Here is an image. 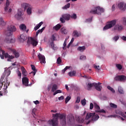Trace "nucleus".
<instances>
[{"label":"nucleus","instance_id":"nucleus-37","mask_svg":"<svg viewBox=\"0 0 126 126\" xmlns=\"http://www.w3.org/2000/svg\"><path fill=\"white\" fill-rule=\"evenodd\" d=\"M67 119H68L69 122H72V121H74V117L72 116H68Z\"/></svg>","mask_w":126,"mask_h":126},{"label":"nucleus","instance_id":"nucleus-52","mask_svg":"<svg viewBox=\"0 0 126 126\" xmlns=\"http://www.w3.org/2000/svg\"><path fill=\"white\" fill-rule=\"evenodd\" d=\"M80 60H82V61H84V60H86V56L84 55H82L80 57Z\"/></svg>","mask_w":126,"mask_h":126},{"label":"nucleus","instance_id":"nucleus-41","mask_svg":"<svg viewBox=\"0 0 126 126\" xmlns=\"http://www.w3.org/2000/svg\"><path fill=\"white\" fill-rule=\"evenodd\" d=\"M70 18H71V19H76V18H77L76 14L74 13L73 14L70 15Z\"/></svg>","mask_w":126,"mask_h":126},{"label":"nucleus","instance_id":"nucleus-2","mask_svg":"<svg viewBox=\"0 0 126 126\" xmlns=\"http://www.w3.org/2000/svg\"><path fill=\"white\" fill-rule=\"evenodd\" d=\"M99 115L95 113H88L86 116V120H89L88 122L86 123L87 125H89L90 123H95V122H97V120H99Z\"/></svg>","mask_w":126,"mask_h":126},{"label":"nucleus","instance_id":"nucleus-58","mask_svg":"<svg viewBox=\"0 0 126 126\" xmlns=\"http://www.w3.org/2000/svg\"><path fill=\"white\" fill-rule=\"evenodd\" d=\"M94 107V105L92 103H91L90 105V110H92Z\"/></svg>","mask_w":126,"mask_h":126},{"label":"nucleus","instance_id":"nucleus-23","mask_svg":"<svg viewBox=\"0 0 126 126\" xmlns=\"http://www.w3.org/2000/svg\"><path fill=\"white\" fill-rule=\"evenodd\" d=\"M96 87L95 88L96 90H97V91H101V90H102V87L100 85H101V84H102V83L98 82V83H96Z\"/></svg>","mask_w":126,"mask_h":126},{"label":"nucleus","instance_id":"nucleus-46","mask_svg":"<svg viewBox=\"0 0 126 126\" xmlns=\"http://www.w3.org/2000/svg\"><path fill=\"white\" fill-rule=\"evenodd\" d=\"M81 103L82 106H85V105H86V99L84 98V99L82 100Z\"/></svg>","mask_w":126,"mask_h":126},{"label":"nucleus","instance_id":"nucleus-42","mask_svg":"<svg viewBox=\"0 0 126 126\" xmlns=\"http://www.w3.org/2000/svg\"><path fill=\"white\" fill-rule=\"evenodd\" d=\"M119 39H120V36L119 35H116L112 38L113 41H115V42H117V41H118Z\"/></svg>","mask_w":126,"mask_h":126},{"label":"nucleus","instance_id":"nucleus-56","mask_svg":"<svg viewBox=\"0 0 126 126\" xmlns=\"http://www.w3.org/2000/svg\"><path fill=\"white\" fill-rule=\"evenodd\" d=\"M63 50H66V42H64L63 44Z\"/></svg>","mask_w":126,"mask_h":126},{"label":"nucleus","instance_id":"nucleus-22","mask_svg":"<svg viewBox=\"0 0 126 126\" xmlns=\"http://www.w3.org/2000/svg\"><path fill=\"white\" fill-rule=\"evenodd\" d=\"M9 4H10L9 1H8V0H7L6 1L5 6L4 8L5 12H7V11L8 10V7L9 6Z\"/></svg>","mask_w":126,"mask_h":126},{"label":"nucleus","instance_id":"nucleus-27","mask_svg":"<svg viewBox=\"0 0 126 126\" xmlns=\"http://www.w3.org/2000/svg\"><path fill=\"white\" fill-rule=\"evenodd\" d=\"M61 28H62V26L60 24H57L53 27V29L56 31H59Z\"/></svg>","mask_w":126,"mask_h":126},{"label":"nucleus","instance_id":"nucleus-4","mask_svg":"<svg viewBox=\"0 0 126 126\" xmlns=\"http://www.w3.org/2000/svg\"><path fill=\"white\" fill-rule=\"evenodd\" d=\"M0 51L2 52V54H0V58H1L2 60H3L5 58V59H7L8 62H10L11 60L14 59V56L9 55L8 53H5L4 50H0Z\"/></svg>","mask_w":126,"mask_h":126},{"label":"nucleus","instance_id":"nucleus-20","mask_svg":"<svg viewBox=\"0 0 126 126\" xmlns=\"http://www.w3.org/2000/svg\"><path fill=\"white\" fill-rule=\"evenodd\" d=\"M19 40L20 41V42H24V41H26V40H27V36H26V34H21L19 38Z\"/></svg>","mask_w":126,"mask_h":126},{"label":"nucleus","instance_id":"nucleus-39","mask_svg":"<svg viewBox=\"0 0 126 126\" xmlns=\"http://www.w3.org/2000/svg\"><path fill=\"white\" fill-rule=\"evenodd\" d=\"M110 106L111 108H114V109H117V108H118V106L115 103H110Z\"/></svg>","mask_w":126,"mask_h":126},{"label":"nucleus","instance_id":"nucleus-64","mask_svg":"<svg viewBox=\"0 0 126 126\" xmlns=\"http://www.w3.org/2000/svg\"><path fill=\"white\" fill-rule=\"evenodd\" d=\"M122 39L124 41H126V36H123L122 37Z\"/></svg>","mask_w":126,"mask_h":126},{"label":"nucleus","instance_id":"nucleus-6","mask_svg":"<svg viewBox=\"0 0 126 126\" xmlns=\"http://www.w3.org/2000/svg\"><path fill=\"white\" fill-rule=\"evenodd\" d=\"M29 6H30V4L27 3H23L21 4V7L24 8V10L27 9V12L28 14H31V13H32V9Z\"/></svg>","mask_w":126,"mask_h":126},{"label":"nucleus","instance_id":"nucleus-35","mask_svg":"<svg viewBox=\"0 0 126 126\" xmlns=\"http://www.w3.org/2000/svg\"><path fill=\"white\" fill-rule=\"evenodd\" d=\"M61 32L62 34H65V35H66L67 34V31L66 29H65V28H62L61 29Z\"/></svg>","mask_w":126,"mask_h":126},{"label":"nucleus","instance_id":"nucleus-40","mask_svg":"<svg viewBox=\"0 0 126 126\" xmlns=\"http://www.w3.org/2000/svg\"><path fill=\"white\" fill-rule=\"evenodd\" d=\"M118 92L120 93V94H124V90H123V88H122L121 87H119Z\"/></svg>","mask_w":126,"mask_h":126},{"label":"nucleus","instance_id":"nucleus-33","mask_svg":"<svg viewBox=\"0 0 126 126\" xmlns=\"http://www.w3.org/2000/svg\"><path fill=\"white\" fill-rule=\"evenodd\" d=\"M75 74H76V72L75 71H72L68 73V75L71 77L72 76H75Z\"/></svg>","mask_w":126,"mask_h":126},{"label":"nucleus","instance_id":"nucleus-8","mask_svg":"<svg viewBox=\"0 0 126 126\" xmlns=\"http://www.w3.org/2000/svg\"><path fill=\"white\" fill-rule=\"evenodd\" d=\"M105 11V9L103 8H100V7H97L96 9L94 10H91L90 11V13L92 14H98L101 15V12H104Z\"/></svg>","mask_w":126,"mask_h":126},{"label":"nucleus","instance_id":"nucleus-3","mask_svg":"<svg viewBox=\"0 0 126 126\" xmlns=\"http://www.w3.org/2000/svg\"><path fill=\"white\" fill-rule=\"evenodd\" d=\"M16 31V28L14 25L8 26L6 30L4 32V34L6 37H10L12 36L13 32Z\"/></svg>","mask_w":126,"mask_h":126},{"label":"nucleus","instance_id":"nucleus-30","mask_svg":"<svg viewBox=\"0 0 126 126\" xmlns=\"http://www.w3.org/2000/svg\"><path fill=\"white\" fill-rule=\"evenodd\" d=\"M21 69L23 75H24V76H27V74H26L27 72L26 69H25V68H24V67L23 66H22Z\"/></svg>","mask_w":126,"mask_h":126},{"label":"nucleus","instance_id":"nucleus-51","mask_svg":"<svg viewBox=\"0 0 126 126\" xmlns=\"http://www.w3.org/2000/svg\"><path fill=\"white\" fill-rule=\"evenodd\" d=\"M116 66H117V68H118V69H119L120 70H121V69H122V68H123V66H122V65H121L120 64H117Z\"/></svg>","mask_w":126,"mask_h":126},{"label":"nucleus","instance_id":"nucleus-1","mask_svg":"<svg viewBox=\"0 0 126 126\" xmlns=\"http://www.w3.org/2000/svg\"><path fill=\"white\" fill-rule=\"evenodd\" d=\"M53 119L48 121V124L52 126H58L59 125V118L61 120V122L62 126H65L66 125V119H65V115L63 114H60L56 113L53 114Z\"/></svg>","mask_w":126,"mask_h":126},{"label":"nucleus","instance_id":"nucleus-11","mask_svg":"<svg viewBox=\"0 0 126 126\" xmlns=\"http://www.w3.org/2000/svg\"><path fill=\"white\" fill-rule=\"evenodd\" d=\"M29 79L26 77H24L22 78V84L23 85H25L26 87L27 86H31L32 84H29Z\"/></svg>","mask_w":126,"mask_h":126},{"label":"nucleus","instance_id":"nucleus-12","mask_svg":"<svg viewBox=\"0 0 126 126\" xmlns=\"http://www.w3.org/2000/svg\"><path fill=\"white\" fill-rule=\"evenodd\" d=\"M4 42L7 44H10V43H15V38L13 39L11 36H6V38L4 39Z\"/></svg>","mask_w":126,"mask_h":126},{"label":"nucleus","instance_id":"nucleus-28","mask_svg":"<svg viewBox=\"0 0 126 126\" xmlns=\"http://www.w3.org/2000/svg\"><path fill=\"white\" fill-rule=\"evenodd\" d=\"M76 121L78 123H82L84 122V119L80 117H78L76 118Z\"/></svg>","mask_w":126,"mask_h":126},{"label":"nucleus","instance_id":"nucleus-38","mask_svg":"<svg viewBox=\"0 0 126 126\" xmlns=\"http://www.w3.org/2000/svg\"><path fill=\"white\" fill-rule=\"evenodd\" d=\"M0 25H2V26H4L5 25V23L3 21V19L2 18H0Z\"/></svg>","mask_w":126,"mask_h":126},{"label":"nucleus","instance_id":"nucleus-17","mask_svg":"<svg viewBox=\"0 0 126 126\" xmlns=\"http://www.w3.org/2000/svg\"><path fill=\"white\" fill-rule=\"evenodd\" d=\"M114 30H117V31H119V32L123 31V30L124 29V26L121 24H117L114 27Z\"/></svg>","mask_w":126,"mask_h":126},{"label":"nucleus","instance_id":"nucleus-5","mask_svg":"<svg viewBox=\"0 0 126 126\" xmlns=\"http://www.w3.org/2000/svg\"><path fill=\"white\" fill-rule=\"evenodd\" d=\"M117 24V20H113L110 21L108 24H107L104 28L103 30H108V29H110V28H112V27H114V26H116Z\"/></svg>","mask_w":126,"mask_h":126},{"label":"nucleus","instance_id":"nucleus-7","mask_svg":"<svg viewBox=\"0 0 126 126\" xmlns=\"http://www.w3.org/2000/svg\"><path fill=\"white\" fill-rule=\"evenodd\" d=\"M70 20V14H64L62 15V17L60 18V21L61 23H65L66 21H68Z\"/></svg>","mask_w":126,"mask_h":126},{"label":"nucleus","instance_id":"nucleus-24","mask_svg":"<svg viewBox=\"0 0 126 126\" xmlns=\"http://www.w3.org/2000/svg\"><path fill=\"white\" fill-rule=\"evenodd\" d=\"M31 66L32 67V70H33V71H32L31 73L33 74V76L36 74V72H37V70L36 69V68L35 67V65L31 64Z\"/></svg>","mask_w":126,"mask_h":126},{"label":"nucleus","instance_id":"nucleus-26","mask_svg":"<svg viewBox=\"0 0 126 126\" xmlns=\"http://www.w3.org/2000/svg\"><path fill=\"white\" fill-rule=\"evenodd\" d=\"M43 24H44V23L43 22H40L38 24H37L34 28V29L35 31H36V30H38V29H39V28H40L41 27V26H42V25H43Z\"/></svg>","mask_w":126,"mask_h":126},{"label":"nucleus","instance_id":"nucleus-45","mask_svg":"<svg viewBox=\"0 0 126 126\" xmlns=\"http://www.w3.org/2000/svg\"><path fill=\"white\" fill-rule=\"evenodd\" d=\"M69 68H70V66H66L64 69H63L62 70V72H63V73H64V72H65V71H66L67 69H69Z\"/></svg>","mask_w":126,"mask_h":126},{"label":"nucleus","instance_id":"nucleus-47","mask_svg":"<svg viewBox=\"0 0 126 126\" xmlns=\"http://www.w3.org/2000/svg\"><path fill=\"white\" fill-rule=\"evenodd\" d=\"M107 88L109 90H110L112 93H115V92L113 88L111 87L110 86H108Z\"/></svg>","mask_w":126,"mask_h":126},{"label":"nucleus","instance_id":"nucleus-54","mask_svg":"<svg viewBox=\"0 0 126 126\" xmlns=\"http://www.w3.org/2000/svg\"><path fill=\"white\" fill-rule=\"evenodd\" d=\"M35 112H36V109H33L32 112V115L34 118H35Z\"/></svg>","mask_w":126,"mask_h":126},{"label":"nucleus","instance_id":"nucleus-57","mask_svg":"<svg viewBox=\"0 0 126 126\" xmlns=\"http://www.w3.org/2000/svg\"><path fill=\"white\" fill-rule=\"evenodd\" d=\"M52 87H53V86L52 85V84L49 85L48 87V91H50V90H51V89H52Z\"/></svg>","mask_w":126,"mask_h":126},{"label":"nucleus","instance_id":"nucleus-18","mask_svg":"<svg viewBox=\"0 0 126 126\" xmlns=\"http://www.w3.org/2000/svg\"><path fill=\"white\" fill-rule=\"evenodd\" d=\"M22 11H21V10L18 9V13L17 14L15 15V17L16 19L18 20H19L20 18H21V16H22Z\"/></svg>","mask_w":126,"mask_h":126},{"label":"nucleus","instance_id":"nucleus-19","mask_svg":"<svg viewBox=\"0 0 126 126\" xmlns=\"http://www.w3.org/2000/svg\"><path fill=\"white\" fill-rule=\"evenodd\" d=\"M4 78V76H2L1 77V78L0 79V88H1V87H2L3 85H4L5 83H6V79L7 80V78H6L4 79V81H3V82H2V81L3 80Z\"/></svg>","mask_w":126,"mask_h":126},{"label":"nucleus","instance_id":"nucleus-32","mask_svg":"<svg viewBox=\"0 0 126 126\" xmlns=\"http://www.w3.org/2000/svg\"><path fill=\"white\" fill-rule=\"evenodd\" d=\"M57 89H58V85L54 84L52 86L51 91L52 92H55L57 90Z\"/></svg>","mask_w":126,"mask_h":126},{"label":"nucleus","instance_id":"nucleus-59","mask_svg":"<svg viewBox=\"0 0 126 126\" xmlns=\"http://www.w3.org/2000/svg\"><path fill=\"white\" fill-rule=\"evenodd\" d=\"M79 102H80V96H77V99L76 100V103H79Z\"/></svg>","mask_w":126,"mask_h":126},{"label":"nucleus","instance_id":"nucleus-13","mask_svg":"<svg viewBox=\"0 0 126 126\" xmlns=\"http://www.w3.org/2000/svg\"><path fill=\"white\" fill-rule=\"evenodd\" d=\"M94 107L96 109L95 110L96 113H103L104 114L106 113V111H105L103 109L100 110V106L98 105V104H97L96 103H94Z\"/></svg>","mask_w":126,"mask_h":126},{"label":"nucleus","instance_id":"nucleus-49","mask_svg":"<svg viewBox=\"0 0 126 126\" xmlns=\"http://www.w3.org/2000/svg\"><path fill=\"white\" fill-rule=\"evenodd\" d=\"M122 20L124 25H126V17H123L122 18Z\"/></svg>","mask_w":126,"mask_h":126},{"label":"nucleus","instance_id":"nucleus-16","mask_svg":"<svg viewBox=\"0 0 126 126\" xmlns=\"http://www.w3.org/2000/svg\"><path fill=\"white\" fill-rule=\"evenodd\" d=\"M118 6L121 10H126V4H125L124 2H120Z\"/></svg>","mask_w":126,"mask_h":126},{"label":"nucleus","instance_id":"nucleus-15","mask_svg":"<svg viewBox=\"0 0 126 126\" xmlns=\"http://www.w3.org/2000/svg\"><path fill=\"white\" fill-rule=\"evenodd\" d=\"M38 58L41 63H46V58L44 55H42V54L39 53L38 55Z\"/></svg>","mask_w":126,"mask_h":126},{"label":"nucleus","instance_id":"nucleus-60","mask_svg":"<svg viewBox=\"0 0 126 126\" xmlns=\"http://www.w3.org/2000/svg\"><path fill=\"white\" fill-rule=\"evenodd\" d=\"M51 40L52 41H55L56 40V37L55 35L53 34L51 36Z\"/></svg>","mask_w":126,"mask_h":126},{"label":"nucleus","instance_id":"nucleus-62","mask_svg":"<svg viewBox=\"0 0 126 126\" xmlns=\"http://www.w3.org/2000/svg\"><path fill=\"white\" fill-rule=\"evenodd\" d=\"M63 99H64V96H61L60 97H59V101H62V100H63Z\"/></svg>","mask_w":126,"mask_h":126},{"label":"nucleus","instance_id":"nucleus-21","mask_svg":"<svg viewBox=\"0 0 126 126\" xmlns=\"http://www.w3.org/2000/svg\"><path fill=\"white\" fill-rule=\"evenodd\" d=\"M94 86V88L96 89L97 87V84L96 83H89L88 85V90H91V88Z\"/></svg>","mask_w":126,"mask_h":126},{"label":"nucleus","instance_id":"nucleus-9","mask_svg":"<svg viewBox=\"0 0 126 126\" xmlns=\"http://www.w3.org/2000/svg\"><path fill=\"white\" fill-rule=\"evenodd\" d=\"M9 82H8V80H7V79H6V83H5L4 84V88H3V90L1 92V93H2V95H6V94H7V86H9Z\"/></svg>","mask_w":126,"mask_h":126},{"label":"nucleus","instance_id":"nucleus-29","mask_svg":"<svg viewBox=\"0 0 126 126\" xmlns=\"http://www.w3.org/2000/svg\"><path fill=\"white\" fill-rule=\"evenodd\" d=\"M27 27L25 25L22 24L20 26V29L22 31H26Z\"/></svg>","mask_w":126,"mask_h":126},{"label":"nucleus","instance_id":"nucleus-31","mask_svg":"<svg viewBox=\"0 0 126 126\" xmlns=\"http://www.w3.org/2000/svg\"><path fill=\"white\" fill-rule=\"evenodd\" d=\"M86 49V48L85 46H79L78 47L77 50L80 52H83L84 51H85Z\"/></svg>","mask_w":126,"mask_h":126},{"label":"nucleus","instance_id":"nucleus-55","mask_svg":"<svg viewBox=\"0 0 126 126\" xmlns=\"http://www.w3.org/2000/svg\"><path fill=\"white\" fill-rule=\"evenodd\" d=\"M94 68L95 69H97V70H100V66L98 65H94Z\"/></svg>","mask_w":126,"mask_h":126},{"label":"nucleus","instance_id":"nucleus-61","mask_svg":"<svg viewBox=\"0 0 126 126\" xmlns=\"http://www.w3.org/2000/svg\"><path fill=\"white\" fill-rule=\"evenodd\" d=\"M18 76H19L20 78H21V72L18 70L17 72Z\"/></svg>","mask_w":126,"mask_h":126},{"label":"nucleus","instance_id":"nucleus-34","mask_svg":"<svg viewBox=\"0 0 126 126\" xmlns=\"http://www.w3.org/2000/svg\"><path fill=\"white\" fill-rule=\"evenodd\" d=\"M72 36L73 37H79V33L77 31H74L72 33Z\"/></svg>","mask_w":126,"mask_h":126},{"label":"nucleus","instance_id":"nucleus-63","mask_svg":"<svg viewBox=\"0 0 126 126\" xmlns=\"http://www.w3.org/2000/svg\"><path fill=\"white\" fill-rule=\"evenodd\" d=\"M33 103L35 104V105H39V104H40V102H39V101L38 100H36V101H34Z\"/></svg>","mask_w":126,"mask_h":126},{"label":"nucleus","instance_id":"nucleus-48","mask_svg":"<svg viewBox=\"0 0 126 126\" xmlns=\"http://www.w3.org/2000/svg\"><path fill=\"white\" fill-rule=\"evenodd\" d=\"M114 118H118V119H121V120H122V121H124L125 119H124V118L121 117L120 116H118L116 115H114Z\"/></svg>","mask_w":126,"mask_h":126},{"label":"nucleus","instance_id":"nucleus-53","mask_svg":"<svg viewBox=\"0 0 126 126\" xmlns=\"http://www.w3.org/2000/svg\"><path fill=\"white\" fill-rule=\"evenodd\" d=\"M71 98L70 96H67V97L65 98V104L67 103V102H68V101H69V100H70Z\"/></svg>","mask_w":126,"mask_h":126},{"label":"nucleus","instance_id":"nucleus-36","mask_svg":"<svg viewBox=\"0 0 126 126\" xmlns=\"http://www.w3.org/2000/svg\"><path fill=\"white\" fill-rule=\"evenodd\" d=\"M45 27H44L41 29L38 30L36 33V36H38L39 33H42V32H43V31L45 30Z\"/></svg>","mask_w":126,"mask_h":126},{"label":"nucleus","instance_id":"nucleus-14","mask_svg":"<svg viewBox=\"0 0 126 126\" xmlns=\"http://www.w3.org/2000/svg\"><path fill=\"white\" fill-rule=\"evenodd\" d=\"M30 43L34 47H36V46L38 45V42H37L36 40H35V39H34V38L32 37H30V39L28 40V44H29Z\"/></svg>","mask_w":126,"mask_h":126},{"label":"nucleus","instance_id":"nucleus-43","mask_svg":"<svg viewBox=\"0 0 126 126\" xmlns=\"http://www.w3.org/2000/svg\"><path fill=\"white\" fill-rule=\"evenodd\" d=\"M70 6V3H68L66 4L64 7H63V9H66L67 8H69Z\"/></svg>","mask_w":126,"mask_h":126},{"label":"nucleus","instance_id":"nucleus-50","mask_svg":"<svg viewBox=\"0 0 126 126\" xmlns=\"http://www.w3.org/2000/svg\"><path fill=\"white\" fill-rule=\"evenodd\" d=\"M57 63L58 64H61V63H62V60L61 59V57H59L57 59Z\"/></svg>","mask_w":126,"mask_h":126},{"label":"nucleus","instance_id":"nucleus-10","mask_svg":"<svg viewBox=\"0 0 126 126\" xmlns=\"http://www.w3.org/2000/svg\"><path fill=\"white\" fill-rule=\"evenodd\" d=\"M114 80H115V81H121L122 82H125L126 80V76L118 75L115 77Z\"/></svg>","mask_w":126,"mask_h":126},{"label":"nucleus","instance_id":"nucleus-25","mask_svg":"<svg viewBox=\"0 0 126 126\" xmlns=\"http://www.w3.org/2000/svg\"><path fill=\"white\" fill-rule=\"evenodd\" d=\"M12 53L13 55L15 56V57L16 58V59H17L18 58H19L20 54L16 50H13Z\"/></svg>","mask_w":126,"mask_h":126},{"label":"nucleus","instance_id":"nucleus-44","mask_svg":"<svg viewBox=\"0 0 126 126\" xmlns=\"http://www.w3.org/2000/svg\"><path fill=\"white\" fill-rule=\"evenodd\" d=\"M117 114H118V115H120V116H122V117H124V118L126 117V115H125V114H124V113L122 112L121 111H118V112L117 113Z\"/></svg>","mask_w":126,"mask_h":126}]
</instances>
